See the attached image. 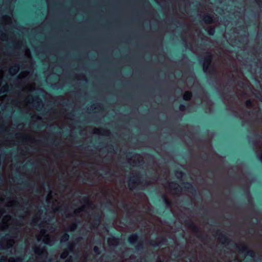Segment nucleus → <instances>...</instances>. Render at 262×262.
Returning a JSON list of instances; mask_svg holds the SVG:
<instances>
[{
    "mask_svg": "<svg viewBox=\"0 0 262 262\" xmlns=\"http://www.w3.org/2000/svg\"><path fill=\"white\" fill-rule=\"evenodd\" d=\"M75 247V243L72 242L69 244L68 249L70 252H73Z\"/></svg>",
    "mask_w": 262,
    "mask_h": 262,
    "instance_id": "obj_30",
    "label": "nucleus"
},
{
    "mask_svg": "<svg viewBox=\"0 0 262 262\" xmlns=\"http://www.w3.org/2000/svg\"><path fill=\"white\" fill-rule=\"evenodd\" d=\"M49 224L46 223H42L40 224L39 228L40 229L39 233L36 235L37 240L39 242L42 240L44 243L50 245H52L56 240V237L52 235V234H47L48 230Z\"/></svg>",
    "mask_w": 262,
    "mask_h": 262,
    "instance_id": "obj_2",
    "label": "nucleus"
},
{
    "mask_svg": "<svg viewBox=\"0 0 262 262\" xmlns=\"http://www.w3.org/2000/svg\"><path fill=\"white\" fill-rule=\"evenodd\" d=\"M108 243L110 245L116 246L119 243V240L114 237L110 238L108 239Z\"/></svg>",
    "mask_w": 262,
    "mask_h": 262,
    "instance_id": "obj_19",
    "label": "nucleus"
},
{
    "mask_svg": "<svg viewBox=\"0 0 262 262\" xmlns=\"http://www.w3.org/2000/svg\"><path fill=\"white\" fill-rule=\"evenodd\" d=\"M77 228V224L75 223L71 224L67 229V231H73L75 230Z\"/></svg>",
    "mask_w": 262,
    "mask_h": 262,
    "instance_id": "obj_23",
    "label": "nucleus"
},
{
    "mask_svg": "<svg viewBox=\"0 0 262 262\" xmlns=\"http://www.w3.org/2000/svg\"><path fill=\"white\" fill-rule=\"evenodd\" d=\"M15 244L13 238H8L7 236L0 241V245L3 249H7L12 247Z\"/></svg>",
    "mask_w": 262,
    "mask_h": 262,
    "instance_id": "obj_7",
    "label": "nucleus"
},
{
    "mask_svg": "<svg viewBox=\"0 0 262 262\" xmlns=\"http://www.w3.org/2000/svg\"><path fill=\"white\" fill-rule=\"evenodd\" d=\"M246 104L248 107H250L252 105V102L251 100H247L246 102Z\"/></svg>",
    "mask_w": 262,
    "mask_h": 262,
    "instance_id": "obj_36",
    "label": "nucleus"
},
{
    "mask_svg": "<svg viewBox=\"0 0 262 262\" xmlns=\"http://www.w3.org/2000/svg\"><path fill=\"white\" fill-rule=\"evenodd\" d=\"M94 133L104 136H108L110 135V132L108 130H104L102 128H94Z\"/></svg>",
    "mask_w": 262,
    "mask_h": 262,
    "instance_id": "obj_14",
    "label": "nucleus"
},
{
    "mask_svg": "<svg viewBox=\"0 0 262 262\" xmlns=\"http://www.w3.org/2000/svg\"><path fill=\"white\" fill-rule=\"evenodd\" d=\"M4 213L5 209L4 208H0V218Z\"/></svg>",
    "mask_w": 262,
    "mask_h": 262,
    "instance_id": "obj_38",
    "label": "nucleus"
},
{
    "mask_svg": "<svg viewBox=\"0 0 262 262\" xmlns=\"http://www.w3.org/2000/svg\"><path fill=\"white\" fill-rule=\"evenodd\" d=\"M4 200V198L2 196H0V201H3Z\"/></svg>",
    "mask_w": 262,
    "mask_h": 262,
    "instance_id": "obj_42",
    "label": "nucleus"
},
{
    "mask_svg": "<svg viewBox=\"0 0 262 262\" xmlns=\"http://www.w3.org/2000/svg\"><path fill=\"white\" fill-rule=\"evenodd\" d=\"M18 203V202L16 200H12L7 202L5 206L8 207H13L17 206Z\"/></svg>",
    "mask_w": 262,
    "mask_h": 262,
    "instance_id": "obj_16",
    "label": "nucleus"
},
{
    "mask_svg": "<svg viewBox=\"0 0 262 262\" xmlns=\"http://www.w3.org/2000/svg\"><path fill=\"white\" fill-rule=\"evenodd\" d=\"M208 33L210 35H213L215 32L214 28H210L208 30Z\"/></svg>",
    "mask_w": 262,
    "mask_h": 262,
    "instance_id": "obj_33",
    "label": "nucleus"
},
{
    "mask_svg": "<svg viewBox=\"0 0 262 262\" xmlns=\"http://www.w3.org/2000/svg\"><path fill=\"white\" fill-rule=\"evenodd\" d=\"M219 241L223 244H226L228 242V239L224 236L221 235L219 238Z\"/></svg>",
    "mask_w": 262,
    "mask_h": 262,
    "instance_id": "obj_26",
    "label": "nucleus"
},
{
    "mask_svg": "<svg viewBox=\"0 0 262 262\" xmlns=\"http://www.w3.org/2000/svg\"><path fill=\"white\" fill-rule=\"evenodd\" d=\"M260 160L262 162V153L261 154V155L260 156Z\"/></svg>",
    "mask_w": 262,
    "mask_h": 262,
    "instance_id": "obj_44",
    "label": "nucleus"
},
{
    "mask_svg": "<svg viewBox=\"0 0 262 262\" xmlns=\"http://www.w3.org/2000/svg\"><path fill=\"white\" fill-rule=\"evenodd\" d=\"M5 72L3 69H0V86H1L2 80L4 76Z\"/></svg>",
    "mask_w": 262,
    "mask_h": 262,
    "instance_id": "obj_31",
    "label": "nucleus"
},
{
    "mask_svg": "<svg viewBox=\"0 0 262 262\" xmlns=\"http://www.w3.org/2000/svg\"><path fill=\"white\" fill-rule=\"evenodd\" d=\"M138 239V236L136 234H132L128 238L129 242L132 243H135Z\"/></svg>",
    "mask_w": 262,
    "mask_h": 262,
    "instance_id": "obj_24",
    "label": "nucleus"
},
{
    "mask_svg": "<svg viewBox=\"0 0 262 262\" xmlns=\"http://www.w3.org/2000/svg\"><path fill=\"white\" fill-rule=\"evenodd\" d=\"M183 173L182 172L177 171L176 173V176L178 178H181L183 177Z\"/></svg>",
    "mask_w": 262,
    "mask_h": 262,
    "instance_id": "obj_34",
    "label": "nucleus"
},
{
    "mask_svg": "<svg viewBox=\"0 0 262 262\" xmlns=\"http://www.w3.org/2000/svg\"><path fill=\"white\" fill-rule=\"evenodd\" d=\"M69 238V235L67 233H64L61 237V242H64L68 241Z\"/></svg>",
    "mask_w": 262,
    "mask_h": 262,
    "instance_id": "obj_25",
    "label": "nucleus"
},
{
    "mask_svg": "<svg viewBox=\"0 0 262 262\" xmlns=\"http://www.w3.org/2000/svg\"><path fill=\"white\" fill-rule=\"evenodd\" d=\"M35 89V84L34 82H32V83H28L27 85H26L23 88V91L31 92V91L34 90Z\"/></svg>",
    "mask_w": 262,
    "mask_h": 262,
    "instance_id": "obj_15",
    "label": "nucleus"
},
{
    "mask_svg": "<svg viewBox=\"0 0 262 262\" xmlns=\"http://www.w3.org/2000/svg\"><path fill=\"white\" fill-rule=\"evenodd\" d=\"M14 222L10 215H6L2 219V223L0 224V230H5L7 229Z\"/></svg>",
    "mask_w": 262,
    "mask_h": 262,
    "instance_id": "obj_6",
    "label": "nucleus"
},
{
    "mask_svg": "<svg viewBox=\"0 0 262 262\" xmlns=\"http://www.w3.org/2000/svg\"><path fill=\"white\" fill-rule=\"evenodd\" d=\"M16 106L19 108H29L39 111L42 107V103L38 97H33L32 95H28L23 101H18Z\"/></svg>",
    "mask_w": 262,
    "mask_h": 262,
    "instance_id": "obj_1",
    "label": "nucleus"
},
{
    "mask_svg": "<svg viewBox=\"0 0 262 262\" xmlns=\"http://www.w3.org/2000/svg\"><path fill=\"white\" fill-rule=\"evenodd\" d=\"M68 255H69V251L67 249H65L62 252V253L61 254L60 257H61V258L64 259L66 257H67Z\"/></svg>",
    "mask_w": 262,
    "mask_h": 262,
    "instance_id": "obj_27",
    "label": "nucleus"
},
{
    "mask_svg": "<svg viewBox=\"0 0 262 262\" xmlns=\"http://www.w3.org/2000/svg\"><path fill=\"white\" fill-rule=\"evenodd\" d=\"M185 106L184 105H181L180 106V110L181 111H184V110H185Z\"/></svg>",
    "mask_w": 262,
    "mask_h": 262,
    "instance_id": "obj_40",
    "label": "nucleus"
},
{
    "mask_svg": "<svg viewBox=\"0 0 262 262\" xmlns=\"http://www.w3.org/2000/svg\"><path fill=\"white\" fill-rule=\"evenodd\" d=\"M203 20L206 24H211L212 23V17L208 15H205Z\"/></svg>",
    "mask_w": 262,
    "mask_h": 262,
    "instance_id": "obj_20",
    "label": "nucleus"
},
{
    "mask_svg": "<svg viewBox=\"0 0 262 262\" xmlns=\"http://www.w3.org/2000/svg\"><path fill=\"white\" fill-rule=\"evenodd\" d=\"M86 214V211H85V205L81 206L80 208H78L75 209L74 211V214L76 216H80L82 219H83V216Z\"/></svg>",
    "mask_w": 262,
    "mask_h": 262,
    "instance_id": "obj_9",
    "label": "nucleus"
},
{
    "mask_svg": "<svg viewBox=\"0 0 262 262\" xmlns=\"http://www.w3.org/2000/svg\"><path fill=\"white\" fill-rule=\"evenodd\" d=\"M192 97V94L189 91L186 92L183 95V99L185 100H189Z\"/></svg>",
    "mask_w": 262,
    "mask_h": 262,
    "instance_id": "obj_22",
    "label": "nucleus"
},
{
    "mask_svg": "<svg viewBox=\"0 0 262 262\" xmlns=\"http://www.w3.org/2000/svg\"><path fill=\"white\" fill-rule=\"evenodd\" d=\"M139 182V179L138 178H136L135 181L130 179L128 182V187L129 189L132 190L135 189L138 187Z\"/></svg>",
    "mask_w": 262,
    "mask_h": 262,
    "instance_id": "obj_12",
    "label": "nucleus"
},
{
    "mask_svg": "<svg viewBox=\"0 0 262 262\" xmlns=\"http://www.w3.org/2000/svg\"><path fill=\"white\" fill-rule=\"evenodd\" d=\"M33 250L36 255L37 262H46L48 252L45 246L42 247L35 246Z\"/></svg>",
    "mask_w": 262,
    "mask_h": 262,
    "instance_id": "obj_3",
    "label": "nucleus"
},
{
    "mask_svg": "<svg viewBox=\"0 0 262 262\" xmlns=\"http://www.w3.org/2000/svg\"><path fill=\"white\" fill-rule=\"evenodd\" d=\"M72 258L70 257L66 260V262H72Z\"/></svg>",
    "mask_w": 262,
    "mask_h": 262,
    "instance_id": "obj_41",
    "label": "nucleus"
},
{
    "mask_svg": "<svg viewBox=\"0 0 262 262\" xmlns=\"http://www.w3.org/2000/svg\"><path fill=\"white\" fill-rule=\"evenodd\" d=\"M25 55L27 57H28L29 58H31V53H30L29 49H27L26 50Z\"/></svg>",
    "mask_w": 262,
    "mask_h": 262,
    "instance_id": "obj_32",
    "label": "nucleus"
},
{
    "mask_svg": "<svg viewBox=\"0 0 262 262\" xmlns=\"http://www.w3.org/2000/svg\"><path fill=\"white\" fill-rule=\"evenodd\" d=\"M0 39L2 40H5L7 39V36L5 33H3L1 34L0 37Z\"/></svg>",
    "mask_w": 262,
    "mask_h": 262,
    "instance_id": "obj_35",
    "label": "nucleus"
},
{
    "mask_svg": "<svg viewBox=\"0 0 262 262\" xmlns=\"http://www.w3.org/2000/svg\"><path fill=\"white\" fill-rule=\"evenodd\" d=\"M15 137L17 139L21 138L23 141H24L26 139V135L23 134H16L15 135Z\"/></svg>",
    "mask_w": 262,
    "mask_h": 262,
    "instance_id": "obj_28",
    "label": "nucleus"
},
{
    "mask_svg": "<svg viewBox=\"0 0 262 262\" xmlns=\"http://www.w3.org/2000/svg\"><path fill=\"white\" fill-rule=\"evenodd\" d=\"M38 220H39V218L38 217V216L37 215L34 216L32 220V222L31 223V225L33 226H35L36 224H37V222L38 221Z\"/></svg>",
    "mask_w": 262,
    "mask_h": 262,
    "instance_id": "obj_29",
    "label": "nucleus"
},
{
    "mask_svg": "<svg viewBox=\"0 0 262 262\" xmlns=\"http://www.w3.org/2000/svg\"><path fill=\"white\" fill-rule=\"evenodd\" d=\"M94 251L95 253H99V248L97 246L94 247Z\"/></svg>",
    "mask_w": 262,
    "mask_h": 262,
    "instance_id": "obj_39",
    "label": "nucleus"
},
{
    "mask_svg": "<svg viewBox=\"0 0 262 262\" xmlns=\"http://www.w3.org/2000/svg\"><path fill=\"white\" fill-rule=\"evenodd\" d=\"M29 74V72L27 71H25L20 72L18 76V78L19 79L22 80L23 79L26 78L28 76Z\"/></svg>",
    "mask_w": 262,
    "mask_h": 262,
    "instance_id": "obj_18",
    "label": "nucleus"
},
{
    "mask_svg": "<svg viewBox=\"0 0 262 262\" xmlns=\"http://www.w3.org/2000/svg\"><path fill=\"white\" fill-rule=\"evenodd\" d=\"M9 90V85L8 83H6L2 86H0V94L7 92Z\"/></svg>",
    "mask_w": 262,
    "mask_h": 262,
    "instance_id": "obj_21",
    "label": "nucleus"
},
{
    "mask_svg": "<svg viewBox=\"0 0 262 262\" xmlns=\"http://www.w3.org/2000/svg\"><path fill=\"white\" fill-rule=\"evenodd\" d=\"M2 21L5 25H10L12 23V19L9 16H4L2 18Z\"/></svg>",
    "mask_w": 262,
    "mask_h": 262,
    "instance_id": "obj_17",
    "label": "nucleus"
},
{
    "mask_svg": "<svg viewBox=\"0 0 262 262\" xmlns=\"http://www.w3.org/2000/svg\"><path fill=\"white\" fill-rule=\"evenodd\" d=\"M46 201L48 204L52 203V209L54 212L59 211L60 209V203L56 198H53L52 191L48 194Z\"/></svg>",
    "mask_w": 262,
    "mask_h": 262,
    "instance_id": "obj_4",
    "label": "nucleus"
},
{
    "mask_svg": "<svg viewBox=\"0 0 262 262\" xmlns=\"http://www.w3.org/2000/svg\"><path fill=\"white\" fill-rule=\"evenodd\" d=\"M133 161V164L134 166H137L140 164V162L142 161V157L139 155H134L133 156L132 158L130 159L129 162L132 163Z\"/></svg>",
    "mask_w": 262,
    "mask_h": 262,
    "instance_id": "obj_11",
    "label": "nucleus"
},
{
    "mask_svg": "<svg viewBox=\"0 0 262 262\" xmlns=\"http://www.w3.org/2000/svg\"><path fill=\"white\" fill-rule=\"evenodd\" d=\"M257 4L261 7H262V0H255Z\"/></svg>",
    "mask_w": 262,
    "mask_h": 262,
    "instance_id": "obj_37",
    "label": "nucleus"
},
{
    "mask_svg": "<svg viewBox=\"0 0 262 262\" xmlns=\"http://www.w3.org/2000/svg\"><path fill=\"white\" fill-rule=\"evenodd\" d=\"M164 200H165V202L167 204H169V202H168V200L166 199L165 197L164 198Z\"/></svg>",
    "mask_w": 262,
    "mask_h": 262,
    "instance_id": "obj_43",
    "label": "nucleus"
},
{
    "mask_svg": "<svg viewBox=\"0 0 262 262\" xmlns=\"http://www.w3.org/2000/svg\"><path fill=\"white\" fill-rule=\"evenodd\" d=\"M1 262H5L8 260V262H21L23 258L21 257H17L16 258L14 257H10L7 259L6 256H3L0 258Z\"/></svg>",
    "mask_w": 262,
    "mask_h": 262,
    "instance_id": "obj_10",
    "label": "nucleus"
},
{
    "mask_svg": "<svg viewBox=\"0 0 262 262\" xmlns=\"http://www.w3.org/2000/svg\"><path fill=\"white\" fill-rule=\"evenodd\" d=\"M166 191L172 194H179L180 192V186L176 183L171 182L164 185Z\"/></svg>",
    "mask_w": 262,
    "mask_h": 262,
    "instance_id": "obj_5",
    "label": "nucleus"
},
{
    "mask_svg": "<svg viewBox=\"0 0 262 262\" xmlns=\"http://www.w3.org/2000/svg\"><path fill=\"white\" fill-rule=\"evenodd\" d=\"M19 70V66L18 64H14L13 66H11L9 70V72L11 75H15L17 73Z\"/></svg>",
    "mask_w": 262,
    "mask_h": 262,
    "instance_id": "obj_13",
    "label": "nucleus"
},
{
    "mask_svg": "<svg viewBox=\"0 0 262 262\" xmlns=\"http://www.w3.org/2000/svg\"><path fill=\"white\" fill-rule=\"evenodd\" d=\"M212 59V55L210 53H207L206 55L204 62H203V70L206 72L208 71L209 66L211 63Z\"/></svg>",
    "mask_w": 262,
    "mask_h": 262,
    "instance_id": "obj_8",
    "label": "nucleus"
}]
</instances>
